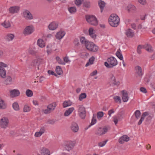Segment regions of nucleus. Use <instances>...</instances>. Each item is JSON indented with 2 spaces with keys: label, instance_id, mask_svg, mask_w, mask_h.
<instances>
[{
  "label": "nucleus",
  "instance_id": "obj_1",
  "mask_svg": "<svg viewBox=\"0 0 155 155\" xmlns=\"http://www.w3.org/2000/svg\"><path fill=\"white\" fill-rule=\"evenodd\" d=\"M109 22L111 26L116 27L119 23L120 18L116 14H112L109 19Z\"/></svg>",
  "mask_w": 155,
  "mask_h": 155
},
{
  "label": "nucleus",
  "instance_id": "obj_2",
  "mask_svg": "<svg viewBox=\"0 0 155 155\" xmlns=\"http://www.w3.org/2000/svg\"><path fill=\"white\" fill-rule=\"evenodd\" d=\"M107 62H104V65L108 68H113L117 64V61L116 59L113 57H111L108 58L107 60Z\"/></svg>",
  "mask_w": 155,
  "mask_h": 155
},
{
  "label": "nucleus",
  "instance_id": "obj_3",
  "mask_svg": "<svg viewBox=\"0 0 155 155\" xmlns=\"http://www.w3.org/2000/svg\"><path fill=\"white\" fill-rule=\"evenodd\" d=\"M86 19L87 21L91 25L96 26L98 25V21L97 18L93 15H86Z\"/></svg>",
  "mask_w": 155,
  "mask_h": 155
},
{
  "label": "nucleus",
  "instance_id": "obj_4",
  "mask_svg": "<svg viewBox=\"0 0 155 155\" xmlns=\"http://www.w3.org/2000/svg\"><path fill=\"white\" fill-rule=\"evenodd\" d=\"M110 129V127L108 126H104L103 128L99 127L97 129L95 134L97 135L101 136L105 134Z\"/></svg>",
  "mask_w": 155,
  "mask_h": 155
},
{
  "label": "nucleus",
  "instance_id": "obj_5",
  "mask_svg": "<svg viewBox=\"0 0 155 155\" xmlns=\"http://www.w3.org/2000/svg\"><path fill=\"white\" fill-rule=\"evenodd\" d=\"M62 146L66 150L69 151L72 149L74 146V144L71 141H67L64 142L62 144Z\"/></svg>",
  "mask_w": 155,
  "mask_h": 155
},
{
  "label": "nucleus",
  "instance_id": "obj_6",
  "mask_svg": "<svg viewBox=\"0 0 155 155\" xmlns=\"http://www.w3.org/2000/svg\"><path fill=\"white\" fill-rule=\"evenodd\" d=\"M9 120L6 117H3L0 120V127L3 128H6L8 126Z\"/></svg>",
  "mask_w": 155,
  "mask_h": 155
},
{
  "label": "nucleus",
  "instance_id": "obj_7",
  "mask_svg": "<svg viewBox=\"0 0 155 155\" xmlns=\"http://www.w3.org/2000/svg\"><path fill=\"white\" fill-rule=\"evenodd\" d=\"M78 107V112L79 116L82 119H84L86 117V114L85 108L81 105H79Z\"/></svg>",
  "mask_w": 155,
  "mask_h": 155
},
{
  "label": "nucleus",
  "instance_id": "obj_8",
  "mask_svg": "<svg viewBox=\"0 0 155 155\" xmlns=\"http://www.w3.org/2000/svg\"><path fill=\"white\" fill-rule=\"evenodd\" d=\"M124 112L121 111L117 114V117L116 116L114 117V121L116 125L117 124L118 120L121 121L124 118Z\"/></svg>",
  "mask_w": 155,
  "mask_h": 155
},
{
  "label": "nucleus",
  "instance_id": "obj_9",
  "mask_svg": "<svg viewBox=\"0 0 155 155\" xmlns=\"http://www.w3.org/2000/svg\"><path fill=\"white\" fill-rule=\"evenodd\" d=\"M22 14L23 17L26 19L31 20L33 19L32 15L30 11L28 10H24Z\"/></svg>",
  "mask_w": 155,
  "mask_h": 155
},
{
  "label": "nucleus",
  "instance_id": "obj_10",
  "mask_svg": "<svg viewBox=\"0 0 155 155\" xmlns=\"http://www.w3.org/2000/svg\"><path fill=\"white\" fill-rule=\"evenodd\" d=\"M43 61V59H42L38 58L34 60L31 63V65L35 67H37L38 69H39V66L42 63Z\"/></svg>",
  "mask_w": 155,
  "mask_h": 155
},
{
  "label": "nucleus",
  "instance_id": "obj_11",
  "mask_svg": "<svg viewBox=\"0 0 155 155\" xmlns=\"http://www.w3.org/2000/svg\"><path fill=\"white\" fill-rule=\"evenodd\" d=\"M34 28L30 26H27L24 30L23 34L25 35L31 34L34 31Z\"/></svg>",
  "mask_w": 155,
  "mask_h": 155
},
{
  "label": "nucleus",
  "instance_id": "obj_12",
  "mask_svg": "<svg viewBox=\"0 0 155 155\" xmlns=\"http://www.w3.org/2000/svg\"><path fill=\"white\" fill-rule=\"evenodd\" d=\"M20 7L18 6H14L10 7L8 9L9 13L11 14L18 13L20 10Z\"/></svg>",
  "mask_w": 155,
  "mask_h": 155
},
{
  "label": "nucleus",
  "instance_id": "obj_13",
  "mask_svg": "<svg viewBox=\"0 0 155 155\" xmlns=\"http://www.w3.org/2000/svg\"><path fill=\"white\" fill-rule=\"evenodd\" d=\"M130 140V137L127 135H124L121 137L118 140L119 143L122 144L124 141L128 142Z\"/></svg>",
  "mask_w": 155,
  "mask_h": 155
},
{
  "label": "nucleus",
  "instance_id": "obj_14",
  "mask_svg": "<svg viewBox=\"0 0 155 155\" xmlns=\"http://www.w3.org/2000/svg\"><path fill=\"white\" fill-rule=\"evenodd\" d=\"M134 69L138 76L140 77H141L143 74L141 68L140 66L137 65L135 67Z\"/></svg>",
  "mask_w": 155,
  "mask_h": 155
},
{
  "label": "nucleus",
  "instance_id": "obj_15",
  "mask_svg": "<svg viewBox=\"0 0 155 155\" xmlns=\"http://www.w3.org/2000/svg\"><path fill=\"white\" fill-rule=\"evenodd\" d=\"M58 26V23L55 21H53L49 24L48 26V28L50 30H54L57 28Z\"/></svg>",
  "mask_w": 155,
  "mask_h": 155
},
{
  "label": "nucleus",
  "instance_id": "obj_16",
  "mask_svg": "<svg viewBox=\"0 0 155 155\" xmlns=\"http://www.w3.org/2000/svg\"><path fill=\"white\" fill-rule=\"evenodd\" d=\"M71 127L72 131L74 132H77L78 130L79 127L78 125L75 122H73L72 123Z\"/></svg>",
  "mask_w": 155,
  "mask_h": 155
},
{
  "label": "nucleus",
  "instance_id": "obj_17",
  "mask_svg": "<svg viewBox=\"0 0 155 155\" xmlns=\"http://www.w3.org/2000/svg\"><path fill=\"white\" fill-rule=\"evenodd\" d=\"M122 94V99L124 102H127L129 98L128 94L127 91L123 90L121 91Z\"/></svg>",
  "mask_w": 155,
  "mask_h": 155
},
{
  "label": "nucleus",
  "instance_id": "obj_18",
  "mask_svg": "<svg viewBox=\"0 0 155 155\" xmlns=\"http://www.w3.org/2000/svg\"><path fill=\"white\" fill-rule=\"evenodd\" d=\"M125 34L127 37L130 38L133 37L134 35V33L131 29H128L126 31Z\"/></svg>",
  "mask_w": 155,
  "mask_h": 155
},
{
  "label": "nucleus",
  "instance_id": "obj_19",
  "mask_svg": "<svg viewBox=\"0 0 155 155\" xmlns=\"http://www.w3.org/2000/svg\"><path fill=\"white\" fill-rule=\"evenodd\" d=\"M110 77L111 81L112 82V84L113 85L118 86L120 85V82L118 81H116L115 77L113 74H111L110 75Z\"/></svg>",
  "mask_w": 155,
  "mask_h": 155
},
{
  "label": "nucleus",
  "instance_id": "obj_20",
  "mask_svg": "<svg viewBox=\"0 0 155 155\" xmlns=\"http://www.w3.org/2000/svg\"><path fill=\"white\" fill-rule=\"evenodd\" d=\"M65 32L64 31H61L58 32L55 35L56 38L58 39H61L65 35Z\"/></svg>",
  "mask_w": 155,
  "mask_h": 155
},
{
  "label": "nucleus",
  "instance_id": "obj_21",
  "mask_svg": "<svg viewBox=\"0 0 155 155\" xmlns=\"http://www.w3.org/2000/svg\"><path fill=\"white\" fill-rule=\"evenodd\" d=\"M11 95L12 97H16L20 95V92L19 90L14 89L10 91Z\"/></svg>",
  "mask_w": 155,
  "mask_h": 155
},
{
  "label": "nucleus",
  "instance_id": "obj_22",
  "mask_svg": "<svg viewBox=\"0 0 155 155\" xmlns=\"http://www.w3.org/2000/svg\"><path fill=\"white\" fill-rule=\"evenodd\" d=\"M94 29L92 28H89L88 31L89 35L92 38L95 39L96 38V35L93 33Z\"/></svg>",
  "mask_w": 155,
  "mask_h": 155
},
{
  "label": "nucleus",
  "instance_id": "obj_23",
  "mask_svg": "<svg viewBox=\"0 0 155 155\" xmlns=\"http://www.w3.org/2000/svg\"><path fill=\"white\" fill-rule=\"evenodd\" d=\"M41 153L42 155H50V152L48 149L43 148L41 150Z\"/></svg>",
  "mask_w": 155,
  "mask_h": 155
},
{
  "label": "nucleus",
  "instance_id": "obj_24",
  "mask_svg": "<svg viewBox=\"0 0 155 155\" xmlns=\"http://www.w3.org/2000/svg\"><path fill=\"white\" fill-rule=\"evenodd\" d=\"M98 5L100 8L101 9V12L102 13L103 12L104 8L105 6V3L104 1H102L101 0H100L98 1Z\"/></svg>",
  "mask_w": 155,
  "mask_h": 155
},
{
  "label": "nucleus",
  "instance_id": "obj_25",
  "mask_svg": "<svg viewBox=\"0 0 155 155\" xmlns=\"http://www.w3.org/2000/svg\"><path fill=\"white\" fill-rule=\"evenodd\" d=\"M149 115V114L147 112H144L143 113L140 119L139 120L138 123V125H140L142 123V121L144 120V118L147 116Z\"/></svg>",
  "mask_w": 155,
  "mask_h": 155
},
{
  "label": "nucleus",
  "instance_id": "obj_26",
  "mask_svg": "<svg viewBox=\"0 0 155 155\" xmlns=\"http://www.w3.org/2000/svg\"><path fill=\"white\" fill-rule=\"evenodd\" d=\"M0 76L2 78H5L6 76V72L4 68L0 67Z\"/></svg>",
  "mask_w": 155,
  "mask_h": 155
},
{
  "label": "nucleus",
  "instance_id": "obj_27",
  "mask_svg": "<svg viewBox=\"0 0 155 155\" xmlns=\"http://www.w3.org/2000/svg\"><path fill=\"white\" fill-rule=\"evenodd\" d=\"M56 106V104L55 102H54L49 104L47 106V108L49 109L51 111H53L55 108Z\"/></svg>",
  "mask_w": 155,
  "mask_h": 155
},
{
  "label": "nucleus",
  "instance_id": "obj_28",
  "mask_svg": "<svg viewBox=\"0 0 155 155\" xmlns=\"http://www.w3.org/2000/svg\"><path fill=\"white\" fill-rule=\"evenodd\" d=\"M74 110V107H71L69 108L68 110L65 111L64 114L65 116H68L71 114Z\"/></svg>",
  "mask_w": 155,
  "mask_h": 155
},
{
  "label": "nucleus",
  "instance_id": "obj_29",
  "mask_svg": "<svg viewBox=\"0 0 155 155\" xmlns=\"http://www.w3.org/2000/svg\"><path fill=\"white\" fill-rule=\"evenodd\" d=\"M15 37L14 35L12 34H8L5 37V39L8 41L12 40Z\"/></svg>",
  "mask_w": 155,
  "mask_h": 155
},
{
  "label": "nucleus",
  "instance_id": "obj_30",
  "mask_svg": "<svg viewBox=\"0 0 155 155\" xmlns=\"http://www.w3.org/2000/svg\"><path fill=\"white\" fill-rule=\"evenodd\" d=\"M55 71L56 73L59 75H61L63 74L62 70L60 66H57L56 68Z\"/></svg>",
  "mask_w": 155,
  "mask_h": 155
},
{
  "label": "nucleus",
  "instance_id": "obj_31",
  "mask_svg": "<svg viewBox=\"0 0 155 155\" xmlns=\"http://www.w3.org/2000/svg\"><path fill=\"white\" fill-rule=\"evenodd\" d=\"M12 82V78L10 76H8L4 81V83L6 85L11 84Z\"/></svg>",
  "mask_w": 155,
  "mask_h": 155
},
{
  "label": "nucleus",
  "instance_id": "obj_32",
  "mask_svg": "<svg viewBox=\"0 0 155 155\" xmlns=\"http://www.w3.org/2000/svg\"><path fill=\"white\" fill-rule=\"evenodd\" d=\"M94 60L95 58L94 56H92L89 59L88 61L86 63L85 65V67H87L90 65L93 64L94 62Z\"/></svg>",
  "mask_w": 155,
  "mask_h": 155
},
{
  "label": "nucleus",
  "instance_id": "obj_33",
  "mask_svg": "<svg viewBox=\"0 0 155 155\" xmlns=\"http://www.w3.org/2000/svg\"><path fill=\"white\" fill-rule=\"evenodd\" d=\"M37 43V45L41 48H43L45 46L44 41L41 39H39L38 40Z\"/></svg>",
  "mask_w": 155,
  "mask_h": 155
},
{
  "label": "nucleus",
  "instance_id": "obj_34",
  "mask_svg": "<svg viewBox=\"0 0 155 155\" xmlns=\"http://www.w3.org/2000/svg\"><path fill=\"white\" fill-rule=\"evenodd\" d=\"M6 108V105L4 101L0 98V109H4Z\"/></svg>",
  "mask_w": 155,
  "mask_h": 155
},
{
  "label": "nucleus",
  "instance_id": "obj_35",
  "mask_svg": "<svg viewBox=\"0 0 155 155\" xmlns=\"http://www.w3.org/2000/svg\"><path fill=\"white\" fill-rule=\"evenodd\" d=\"M95 44H94L93 42L89 41L87 44H86V45L85 46L87 50L90 51L91 49H92V47Z\"/></svg>",
  "mask_w": 155,
  "mask_h": 155
},
{
  "label": "nucleus",
  "instance_id": "obj_36",
  "mask_svg": "<svg viewBox=\"0 0 155 155\" xmlns=\"http://www.w3.org/2000/svg\"><path fill=\"white\" fill-rule=\"evenodd\" d=\"M128 11H136V8L132 5L129 4L127 6Z\"/></svg>",
  "mask_w": 155,
  "mask_h": 155
},
{
  "label": "nucleus",
  "instance_id": "obj_37",
  "mask_svg": "<svg viewBox=\"0 0 155 155\" xmlns=\"http://www.w3.org/2000/svg\"><path fill=\"white\" fill-rule=\"evenodd\" d=\"M120 49H118L116 53V55L120 60H123V56L122 54L120 52Z\"/></svg>",
  "mask_w": 155,
  "mask_h": 155
},
{
  "label": "nucleus",
  "instance_id": "obj_38",
  "mask_svg": "<svg viewBox=\"0 0 155 155\" xmlns=\"http://www.w3.org/2000/svg\"><path fill=\"white\" fill-rule=\"evenodd\" d=\"M2 25L5 28H8L11 26L10 23L8 21H5Z\"/></svg>",
  "mask_w": 155,
  "mask_h": 155
},
{
  "label": "nucleus",
  "instance_id": "obj_39",
  "mask_svg": "<svg viewBox=\"0 0 155 155\" xmlns=\"http://www.w3.org/2000/svg\"><path fill=\"white\" fill-rule=\"evenodd\" d=\"M97 122V120L96 119V116L94 114H93L92 119L91 120V122L88 126V127H90L91 126Z\"/></svg>",
  "mask_w": 155,
  "mask_h": 155
},
{
  "label": "nucleus",
  "instance_id": "obj_40",
  "mask_svg": "<svg viewBox=\"0 0 155 155\" xmlns=\"http://www.w3.org/2000/svg\"><path fill=\"white\" fill-rule=\"evenodd\" d=\"M72 104V103L70 101H64L63 103V106L64 108L70 106Z\"/></svg>",
  "mask_w": 155,
  "mask_h": 155
},
{
  "label": "nucleus",
  "instance_id": "obj_41",
  "mask_svg": "<svg viewBox=\"0 0 155 155\" xmlns=\"http://www.w3.org/2000/svg\"><path fill=\"white\" fill-rule=\"evenodd\" d=\"M143 48H145L146 50L149 52H152L153 51L152 48L150 45H146L143 46Z\"/></svg>",
  "mask_w": 155,
  "mask_h": 155
},
{
  "label": "nucleus",
  "instance_id": "obj_42",
  "mask_svg": "<svg viewBox=\"0 0 155 155\" xmlns=\"http://www.w3.org/2000/svg\"><path fill=\"white\" fill-rule=\"evenodd\" d=\"M68 10L71 14L75 13L77 11L76 8L75 7H69L68 8Z\"/></svg>",
  "mask_w": 155,
  "mask_h": 155
},
{
  "label": "nucleus",
  "instance_id": "obj_43",
  "mask_svg": "<svg viewBox=\"0 0 155 155\" xmlns=\"http://www.w3.org/2000/svg\"><path fill=\"white\" fill-rule=\"evenodd\" d=\"M80 41L82 44H84L86 46L89 41H87L84 37H82L80 38Z\"/></svg>",
  "mask_w": 155,
  "mask_h": 155
},
{
  "label": "nucleus",
  "instance_id": "obj_44",
  "mask_svg": "<svg viewBox=\"0 0 155 155\" xmlns=\"http://www.w3.org/2000/svg\"><path fill=\"white\" fill-rule=\"evenodd\" d=\"M26 94L28 97H31L33 96V93L31 90L27 89L26 91Z\"/></svg>",
  "mask_w": 155,
  "mask_h": 155
},
{
  "label": "nucleus",
  "instance_id": "obj_45",
  "mask_svg": "<svg viewBox=\"0 0 155 155\" xmlns=\"http://www.w3.org/2000/svg\"><path fill=\"white\" fill-rule=\"evenodd\" d=\"M13 109L15 110H19V105L17 102H14L12 104Z\"/></svg>",
  "mask_w": 155,
  "mask_h": 155
},
{
  "label": "nucleus",
  "instance_id": "obj_46",
  "mask_svg": "<svg viewBox=\"0 0 155 155\" xmlns=\"http://www.w3.org/2000/svg\"><path fill=\"white\" fill-rule=\"evenodd\" d=\"M56 59L59 64L63 65L65 64V62L59 57H56Z\"/></svg>",
  "mask_w": 155,
  "mask_h": 155
},
{
  "label": "nucleus",
  "instance_id": "obj_47",
  "mask_svg": "<svg viewBox=\"0 0 155 155\" xmlns=\"http://www.w3.org/2000/svg\"><path fill=\"white\" fill-rule=\"evenodd\" d=\"M87 97V95L85 93H81L79 97V100L81 101L83 99L86 98Z\"/></svg>",
  "mask_w": 155,
  "mask_h": 155
},
{
  "label": "nucleus",
  "instance_id": "obj_48",
  "mask_svg": "<svg viewBox=\"0 0 155 155\" xmlns=\"http://www.w3.org/2000/svg\"><path fill=\"white\" fill-rule=\"evenodd\" d=\"M104 116V113L102 111L98 112L97 114V119L99 120Z\"/></svg>",
  "mask_w": 155,
  "mask_h": 155
},
{
  "label": "nucleus",
  "instance_id": "obj_49",
  "mask_svg": "<svg viewBox=\"0 0 155 155\" xmlns=\"http://www.w3.org/2000/svg\"><path fill=\"white\" fill-rule=\"evenodd\" d=\"M140 112L139 110H136L134 113L135 117L137 119H138L140 117Z\"/></svg>",
  "mask_w": 155,
  "mask_h": 155
},
{
  "label": "nucleus",
  "instance_id": "obj_50",
  "mask_svg": "<svg viewBox=\"0 0 155 155\" xmlns=\"http://www.w3.org/2000/svg\"><path fill=\"white\" fill-rule=\"evenodd\" d=\"M98 47L95 44L94 45H93V46L92 47V49H91L90 51L96 52L98 51Z\"/></svg>",
  "mask_w": 155,
  "mask_h": 155
},
{
  "label": "nucleus",
  "instance_id": "obj_51",
  "mask_svg": "<svg viewBox=\"0 0 155 155\" xmlns=\"http://www.w3.org/2000/svg\"><path fill=\"white\" fill-rule=\"evenodd\" d=\"M115 101L116 102L119 101L120 103H121V100L120 97L117 96H115L113 98Z\"/></svg>",
  "mask_w": 155,
  "mask_h": 155
},
{
  "label": "nucleus",
  "instance_id": "obj_52",
  "mask_svg": "<svg viewBox=\"0 0 155 155\" xmlns=\"http://www.w3.org/2000/svg\"><path fill=\"white\" fill-rule=\"evenodd\" d=\"M107 140H106L103 141L102 142H99L98 143V146L100 147H103L106 144L107 142Z\"/></svg>",
  "mask_w": 155,
  "mask_h": 155
},
{
  "label": "nucleus",
  "instance_id": "obj_53",
  "mask_svg": "<svg viewBox=\"0 0 155 155\" xmlns=\"http://www.w3.org/2000/svg\"><path fill=\"white\" fill-rule=\"evenodd\" d=\"M90 3L89 2H85L83 3V6L87 8L90 7Z\"/></svg>",
  "mask_w": 155,
  "mask_h": 155
},
{
  "label": "nucleus",
  "instance_id": "obj_54",
  "mask_svg": "<svg viewBox=\"0 0 155 155\" xmlns=\"http://www.w3.org/2000/svg\"><path fill=\"white\" fill-rule=\"evenodd\" d=\"M75 4L78 6H79L81 4L82 1L81 0H75Z\"/></svg>",
  "mask_w": 155,
  "mask_h": 155
},
{
  "label": "nucleus",
  "instance_id": "obj_55",
  "mask_svg": "<svg viewBox=\"0 0 155 155\" xmlns=\"http://www.w3.org/2000/svg\"><path fill=\"white\" fill-rule=\"evenodd\" d=\"M28 52L30 54L33 55H35L36 53V52L34 51L32 48H29L28 49Z\"/></svg>",
  "mask_w": 155,
  "mask_h": 155
},
{
  "label": "nucleus",
  "instance_id": "obj_56",
  "mask_svg": "<svg viewBox=\"0 0 155 155\" xmlns=\"http://www.w3.org/2000/svg\"><path fill=\"white\" fill-rule=\"evenodd\" d=\"M74 43L75 46H78L79 45V40L77 38H75L74 41Z\"/></svg>",
  "mask_w": 155,
  "mask_h": 155
},
{
  "label": "nucleus",
  "instance_id": "obj_57",
  "mask_svg": "<svg viewBox=\"0 0 155 155\" xmlns=\"http://www.w3.org/2000/svg\"><path fill=\"white\" fill-rule=\"evenodd\" d=\"M30 110V107L27 106H25L24 107V111L27 112Z\"/></svg>",
  "mask_w": 155,
  "mask_h": 155
},
{
  "label": "nucleus",
  "instance_id": "obj_58",
  "mask_svg": "<svg viewBox=\"0 0 155 155\" xmlns=\"http://www.w3.org/2000/svg\"><path fill=\"white\" fill-rule=\"evenodd\" d=\"M142 48V46L140 45H139L137 48V52L138 54L141 53V49Z\"/></svg>",
  "mask_w": 155,
  "mask_h": 155
},
{
  "label": "nucleus",
  "instance_id": "obj_59",
  "mask_svg": "<svg viewBox=\"0 0 155 155\" xmlns=\"http://www.w3.org/2000/svg\"><path fill=\"white\" fill-rule=\"evenodd\" d=\"M55 122V120L54 119H49L48 120V122L51 124H54Z\"/></svg>",
  "mask_w": 155,
  "mask_h": 155
},
{
  "label": "nucleus",
  "instance_id": "obj_60",
  "mask_svg": "<svg viewBox=\"0 0 155 155\" xmlns=\"http://www.w3.org/2000/svg\"><path fill=\"white\" fill-rule=\"evenodd\" d=\"M140 90L141 92L144 93H146L147 92L146 89L144 87H141L140 88Z\"/></svg>",
  "mask_w": 155,
  "mask_h": 155
},
{
  "label": "nucleus",
  "instance_id": "obj_61",
  "mask_svg": "<svg viewBox=\"0 0 155 155\" xmlns=\"http://www.w3.org/2000/svg\"><path fill=\"white\" fill-rule=\"evenodd\" d=\"M42 134L40 132H37L35 134V136L37 137H38L41 136Z\"/></svg>",
  "mask_w": 155,
  "mask_h": 155
},
{
  "label": "nucleus",
  "instance_id": "obj_62",
  "mask_svg": "<svg viewBox=\"0 0 155 155\" xmlns=\"http://www.w3.org/2000/svg\"><path fill=\"white\" fill-rule=\"evenodd\" d=\"M7 66V64L2 62H0V67L3 68L6 67Z\"/></svg>",
  "mask_w": 155,
  "mask_h": 155
},
{
  "label": "nucleus",
  "instance_id": "obj_63",
  "mask_svg": "<svg viewBox=\"0 0 155 155\" xmlns=\"http://www.w3.org/2000/svg\"><path fill=\"white\" fill-rule=\"evenodd\" d=\"M114 109H111L109 110L108 112V114L109 117H111V114L114 113Z\"/></svg>",
  "mask_w": 155,
  "mask_h": 155
},
{
  "label": "nucleus",
  "instance_id": "obj_64",
  "mask_svg": "<svg viewBox=\"0 0 155 155\" xmlns=\"http://www.w3.org/2000/svg\"><path fill=\"white\" fill-rule=\"evenodd\" d=\"M43 112L46 114L50 113L51 111L49 109L47 108V109L43 110H42Z\"/></svg>",
  "mask_w": 155,
  "mask_h": 155
}]
</instances>
